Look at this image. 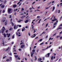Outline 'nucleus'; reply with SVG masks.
<instances>
[{"mask_svg": "<svg viewBox=\"0 0 62 62\" xmlns=\"http://www.w3.org/2000/svg\"><path fill=\"white\" fill-rule=\"evenodd\" d=\"M56 22H55L53 24V25H56V24L57 23H58V21L57 20L56 21Z\"/></svg>", "mask_w": 62, "mask_h": 62, "instance_id": "0eeeda50", "label": "nucleus"}, {"mask_svg": "<svg viewBox=\"0 0 62 62\" xmlns=\"http://www.w3.org/2000/svg\"><path fill=\"white\" fill-rule=\"evenodd\" d=\"M9 18H11V15L9 17Z\"/></svg>", "mask_w": 62, "mask_h": 62, "instance_id": "052dcab7", "label": "nucleus"}, {"mask_svg": "<svg viewBox=\"0 0 62 62\" xmlns=\"http://www.w3.org/2000/svg\"><path fill=\"white\" fill-rule=\"evenodd\" d=\"M32 52H35V49H33L32 51Z\"/></svg>", "mask_w": 62, "mask_h": 62, "instance_id": "aec40b11", "label": "nucleus"}, {"mask_svg": "<svg viewBox=\"0 0 62 62\" xmlns=\"http://www.w3.org/2000/svg\"><path fill=\"white\" fill-rule=\"evenodd\" d=\"M51 6H50L49 7H47V8H46V9H48V8H50V7H51Z\"/></svg>", "mask_w": 62, "mask_h": 62, "instance_id": "c9c22d12", "label": "nucleus"}, {"mask_svg": "<svg viewBox=\"0 0 62 62\" xmlns=\"http://www.w3.org/2000/svg\"><path fill=\"white\" fill-rule=\"evenodd\" d=\"M4 37H5V38H6V34H5V33H4L3 34Z\"/></svg>", "mask_w": 62, "mask_h": 62, "instance_id": "2eb2a0df", "label": "nucleus"}, {"mask_svg": "<svg viewBox=\"0 0 62 62\" xmlns=\"http://www.w3.org/2000/svg\"><path fill=\"white\" fill-rule=\"evenodd\" d=\"M15 56L16 58H17L18 57V55H15Z\"/></svg>", "mask_w": 62, "mask_h": 62, "instance_id": "412c9836", "label": "nucleus"}, {"mask_svg": "<svg viewBox=\"0 0 62 62\" xmlns=\"http://www.w3.org/2000/svg\"><path fill=\"white\" fill-rule=\"evenodd\" d=\"M41 60H42V59H41V58H40V60L39 61H41Z\"/></svg>", "mask_w": 62, "mask_h": 62, "instance_id": "69168bd1", "label": "nucleus"}, {"mask_svg": "<svg viewBox=\"0 0 62 62\" xmlns=\"http://www.w3.org/2000/svg\"><path fill=\"white\" fill-rule=\"evenodd\" d=\"M44 43V42H43L42 43H41V44H40V45H42V44H43Z\"/></svg>", "mask_w": 62, "mask_h": 62, "instance_id": "e433bc0d", "label": "nucleus"}, {"mask_svg": "<svg viewBox=\"0 0 62 62\" xmlns=\"http://www.w3.org/2000/svg\"><path fill=\"white\" fill-rule=\"evenodd\" d=\"M61 59L60 58V59H59V62L61 60Z\"/></svg>", "mask_w": 62, "mask_h": 62, "instance_id": "bf43d9fd", "label": "nucleus"}, {"mask_svg": "<svg viewBox=\"0 0 62 62\" xmlns=\"http://www.w3.org/2000/svg\"><path fill=\"white\" fill-rule=\"evenodd\" d=\"M11 44H14V42H12Z\"/></svg>", "mask_w": 62, "mask_h": 62, "instance_id": "774afa93", "label": "nucleus"}, {"mask_svg": "<svg viewBox=\"0 0 62 62\" xmlns=\"http://www.w3.org/2000/svg\"><path fill=\"white\" fill-rule=\"evenodd\" d=\"M1 8H5V6L4 5H2L1 6Z\"/></svg>", "mask_w": 62, "mask_h": 62, "instance_id": "9b49d317", "label": "nucleus"}, {"mask_svg": "<svg viewBox=\"0 0 62 62\" xmlns=\"http://www.w3.org/2000/svg\"><path fill=\"white\" fill-rule=\"evenodd\" d=\"M24 10V9L23 8H22L21 11H23V10Z\"/></svg>", "mask_w": 62, "mask_h": 62, "instance_id": "cd10ccee", "label": "nucleus"}, {"mask_svg": "<svg viewBox=\"0 0 62 62\" xmlns=\"http://www.w3.org/2000/svg\"><path fill=\"white\" fill-rule=\"evenodd\" d=\"M3 13H5V10H3Z\"/></svg>", "mask_w": 62, "mask_h": 62, "instance_id": "49530a36", "label": "nucleus"}, {"mask_svg": "<svg viewBox=\"0 0 62 62\" xmlns=\"http://www.w3.org/2000/svg\"><path fill=\"white\" fill-rule=\"evenodd\" d=\"M17 7V5H16V4H15L13 6V7L14 8H16Z\"/></svg>", "mask_w": 62, "mask_h": 62, "instance_id": "6e6552de", "label": "nucleus"}, {"mask_svg": "<svg viewBox=\"0 0 62 62\" xmlns=\"http://www.w3.org/2000/svg\"><path fill=\"white\" fill-rule=\"evenodd\" d=\"M12 19H11L10 20V22H12Z\"/></svg>", "mask_w": 62, "mask_h": 62, "instance_id": "de8ad7c7", "label": "nucleus"}, {"mask_svg": "<svg viewBox=\"0 0 62 62\" xmlns=\"http://www.w3.org/2000/svg\"><path fill=\"white\" fill-rule=\"evenodd\" d=\"M7 35L8 36L7 37L8 38H9V37H10V35H11L10 34V33L8 34V33H7Z\"/></svg>", "mask_w": 62, "mask_h": 62, "instance_id": "423d86ee", "label": "nucleus"}, {"mask_svg": "<svg viewBox=\"0 0 62 62\" xmlns=\"http://www.w3.org/2000/svg\"><path fill=\"white\" fill-rule=\"evenodd\" d=\"M36 34H33V36H32H32H31V38H33L35 37L36 36Z\"/></svg>", "mask_w": 62, "mask_h": 62, "instance_id": "9d476101", "label": "nucleus"}, {"mask_svg": "<svg viewBox=\"0 0 62 62\" xmlns=\"http://www.w3.org/2000/svg\"><path fill=\"white\" fill-rule=\"evenodd\" d=\"M26 16H23L22 17H21V19H23L24 17H25Z\"/></svg>", "mask_w": 62, "mask_h": 62, "instance_id": "1a4fd4ad", "label": "nucleus"}, {"mask_svg": "<svg viewBox=\"0 0 62 62\" xmlns=\"http://www.w3.org/2000/svg\"><path fill=\"white\" fill-rule=\"evenodd\" d=\"M23 44V42H22L20 44V45H22V44Z\"/></svg>", "mask_w": 62, "mask_h": 62, "instance_id": "8fccbe9b", "label": "nucleus"}, {"mask_svg": "<svg viewBox=\"0 0 62 62\" xmlns=\"http://www.w3.org/2000/svg\"><path fill=\"white\" fill-rule=\"evenodd\" d=\"M62 28H59L57 29V30H58L59 29H62Z\"/></svg>", "mask_w": 62, "mask_h": 62, "instance_id": "393cba45", "label": "nucleus"}, {"mask_svg": "<svg viewBox=\"0 0 62 62\" xmlns=\"http://www.w3.org/2000/svg\"><path fill=\"white\" fill-rule=\"evenodd\" d=\"M25 45L24 44H23L21 46V48H25Z\"/></svg>", "mask_w": 62, "mask_h": 62, "instance_id": "39448f33", "label": "nucleus"}, {"mask_svg": "<svg viewBox=\"0 0 62 62\" xmlns=\"http://www.w3.org/2000/svg\"><path fill=\"white\" fill-rule=\"evenodd\" d=\"M40 18V16H37V19H39V18Z\"/></svg>", "mask_w": 62, "mask_h": 62, "instance_id": "4c0bfd02", "label": "nucleus"}, {"mask_svg": "<svg viewBox=\"0 0 62 62\" xmlns=\"http://www.w3.org/2000/svg\"><path fill=\"white\" fill-rule=\"evenodd\" d=\"M19 21H23V20H21V19H19Z\"/></svg>", "mask_w": 62, "mask_h": 62, "instance_id": "603ef678", "label": "nucleus"}, {"mask_svg": "<svg viewBox=\"0 0 62 62\" xmlns=\"http://www.w3.org/2000/svg\"><path fill=\"white\" fill-rule=\"evenodd\" d=\"M54 17V15H53V16H52L51 18H52Z\"/></svg>", "mask_w": 62, "mask_h": 62, "instance_id": "338daca9", "label": "nucleus"}, {"mask_svg": "<svg viewBox=\"0 0 62 62\" xmlns=\"http://www.w3.org/2000/svg\"><path fill=\"white\" fill-rule=\"evenodd\" d=\"M12 12V10L11 8H8V13L9 14L11 13Z\"/></svg>", "mask_w": 62, "mask_h": 62, "instance_id": "f257e3e1", "label": "nucleus"}, {"mask_svg": "<svg viewBox=\"0 0 62 62\" xmlns=\"http://www.w3.org/2000/svg\"><path fill=\"white\" fill-rule=\"evenodd\" d=\"M60 37V36H56V38H57V39H58V38H59Z\"/></svg>", "mask_w": 62, "mask_h": 62, "instance_id": "6ab92c4d", "label": "nucleus"}, {"mask_svg": "<svg viewBox=\"0 0 62 62\" xmlns=\"http://www.w3.org/2000/svg\"><path fill=\"white\" fill-rule=\"evenodd\" d=\"M11 23L12 24V26H14V23H13V22H11Z\"/></svg>", "mask_w": 62, "mask_h": 62, "instance_id": "a211bd4d", "label": "nucleus"}, {"mask_svg": "<svg viewBox=\"0 0 62 62\" xmlns=\"http://www.w3.org/2000/svg\"><path fill=\"white\" fill-rule=\"evenodd\" d=\"M62 31L61 32H60V34H62Z\"/></svg>", "mask_w": 62, "mask_h": 62, "instance_id": "13d9d810", "label": "nucleus"}, {"mask_svg": "<svg viewBox=\"0 0 62 62\" xmlns=\"http://www.w3.org/2000/svg\"><path fill=\"white\" fill-rule=\"evenodd\" d=\"M5 21H6V20H2V22H4Z\"/></svg>", "mask_w": 62, "mask_h": 62, "instance_id": "3c124183", "label": "nucleus"}, {"mask_svg": "<svg viewBox=\"0 0 62 62\" xmlns=\"http://www.w3.org/2000/svg\"><path fill=\"white\" fill-rule=\"evenodd\" d=\"M14 28L15 29H16V25H15L14 27Z\"/></svg>", "mask_w": 62, "mask_h": 62, "instance_id": "2f4dec72", "label": "nucleus"}, {"mask_svg": "<svg viewBox=\"0 0 62 62\" xmlns=\"http://www.w3.org/2000/svg\"><path fill=\"white\" fill-rule=\"evenodd\" d=\"M17 26H19V27H22V26L20 25H17Z\"/></svg>", "mask_w": 62, "mask_h": 62, "instance_id": "ddd939ff", "label": "nucleus"}, {"mask_svg": "<svg viewBox=\"0 0 62 62\" xmlns=\"http://www.w3.org/2000/svg\"><path fill=\"white\" fill-rule=\"evenodd\" d=\"M18 50L19 51H21L22 50V49H21L20 48H19V49Z\"/></svg>", "mask_w": 62, "mask_h": 62, "instance_id": "a19ab883", "label": "nucleus"}, {"mask_svg": "<svg viewBox=\"0 0 62 62\" xmlns=\"http://www.w3.org/2000/svg\"><path fill=\"white\" fill-rule=\"evenodd\" d=\"M5 25H7V22H6L5 23Z\"/></svg>", "mask_w": 62, "mask_h": 62, "instance_id": "7c9ffc66", "label": "nucleus"}, {"mask_svg": "<svg viewBox=\"0 0 62 62\" xmlns=\"http://www.w3.org/2000/svg\"><path fill=\"white\" fill-rule=\"evenodd\" d=\"M29 21L28 20H26L25 22V23H27Z\"/></svg>", "mask_w": 62, "mask_h": 62, "instance_id": "4468645a", "label": "nucleus"}, {"mask_svg": "<svg viewBox=\"0 0 62 62\" xmlns=\"http://www.w3.org/2000/svg\"><path fill=\"white\" fill-rule=\"evenodd\" d=\"M8 30H7L6 31V33H8Z\"/></svg>", "mask_w": 62, "mask_h": 62, "instance_id": "a18cd8bd", "label": "nucleus"}, {"mask_svg": "<svg viewBox=\"0 0 62 62\" xmlns=\"http://www.w3.org/2000/svg\"><path fill=\"white\" fill-rule=\"evenodd\" d=\"M53 57H54L53 56H52L51 57V60H53Z\"/></svg>", "mask_w": 62, "mask_h": 62, "instance_id": "4be33fe9", "label": "nucleus"}, {"mask_svg": "<svg viewBox=\"0 0 62 62\" xmlns=\"http://www.w3.org/2000/svg\"><path fill=\"white\" fill-rule=\"evenodd\" d=\"M5 30H6V29H5V28L4 27H2V28L1 29V32L2 33H3L4 32V31H5Z\"/></svg>", "mask_w": 62, "mask_h": 62, "instance_id": "f03ea898", "label": "nucleus"}, {"mask_svg": "<svg viewBox=\"0 0 62 62\" xmlns=\"http://www.w3.org/2000/svg\"><path fill=\"white\" fill-rule=\"evenodd\" d=\"M33 54H31V57H33Z\"/></svg>", "mask_w": 62, "mask_h": 62, "instance_id": "09e8293b", "label": "nucleus"}, {"mask_svg": "<svg viewBox=\"0 0 62 62\" xmlns=\"http://www.w3.org/2000/svg\"><path fill=\"white\" fill-rule=\"evenodd\" d=\"M6 3H7V1L5 0L4 3V4H6Z\"/></svg>", "mask_w": 62, "mask_h": 62, "instance_id": "72a5a7b5", "label": "nucleus"}, {"mask_svg": "<svg viewBox=\"0 0 62 62\" xmlns=\"http://www.w3.org/2000/svg\"><path fill=\"white\" fill-rule=\"evenodd\" d=\"M43 34H45V32L44 31L41 34V35H42Z\"/></svg>", "mask_w": 62, "mask_h": 62, "instance_id": "a878e982", "label": "nucleus"}, {"mask_svg": "<svg viewBox=\"0 0 62 62\" xmlns=\"http://www.w3.org/2000/svg\"><path fill=\"white\" fill-rule=\"evenodd\" d=\"M38 38V37H36L35 38V39H37Z\"/></svg>", "mask_w": 62, "mask_h": 62, "instance_id": "e2e57ef3", "label": "nucleus"}, {"mask_svg": "<svg viewBox=\"0 0 62 62\" xmlns=\"http://www.w3.org/2000/svg\"><path fill=\"white\" fill-rule=\"evenodd\" d=\"M60 39H62V36L60 37Z\"/></svg>", "mask_w": 62, "mask_h": 62, "instance_id": "0e129e2a", "label": "nucleus"}, {"mask_svg": "<svg viewBox=\"0 0 62 62\" xmlns=\"http://www.w3.org/2000/svg\"><path fill=\"white\" fill-rule=\"evenodd\" d=\"M4 43L5 42H3L2 43V44H3V46H5V45L4 44Z\"/></svg>", "mask_w": 62, "mask_h": 62, "instance_id": "c756f323", "label": "nucleus"}, {"mask_svg": "<svg viewBox=\"0 0 62 62\" xmlns=\"http://www.w3.org/2000/svg\"><path fill=\"white\" fill-rule=\"evenodd\" d=\"M52 46L50 45L49 46H47L46 49H43L42 50V51H44V50H46V49H48V48H50Z\"/></svg>", "mask_w": 62, "mask_h": 62, "instance_id": "7ed1b4c3", "label": "nucleus"}, {"mask_svg": "<svg viewBox=\"0 0 62 62\" xmlns=\"http://www.w3.org/2000/svg\"><path fill=\"white\" fill-rule=\"evenodd\" d=\"M9 61V59H8L6 60V61H7V62H8V61Z\"/></svg>", "mask_w": 62, "mask_h": 62, "instance_id": "bb28decb", "label": "nucleus"}, {"mask_svg": "<svg viewBox=\"0 0 62 62\" xmlns=\"http://www.w3.org/2000/svg\"><path fill=\"white\" fill-rule=\"evenodd\" d=\"M42 39H39L40 41H42Z\"/></svg>", "mask_w": 62, "mask_h": 62, "instance_id": "58836bf2", "label": "nucleus"}, {"mask_svg": "<svg viewBox=\"0 0 62 62\" xmlns=\"http://www.w3.org/2000/svg\"><path fill=\"white\" fill-rule=\"evenodd\" d=\"M16 34L17 36H18V33H17V32H16Z\"/></svg>", "mask_w": 62, "mask_h": 62, "instance_id": "680f3d73", "label": "nucleus"}, {"mask_svg": "<svg viewBox=\"0 0 62 62\" xmlns=\"http://www.w3.org/2000/svg\"><path fill=\"white\" fill-rule=\"evenodd\" d=\"M24 29H22V31H24Z\"/></svg>", "mask_w": 62, "mask_h": 62, "instance_id": "473e14b6", "label": "nucleus"}, {"mask_svg": "<svg viewBox=\"0 0 62 62\" xmlns=\"http://www.w3.org/2000/svg\"><path fill=\"white\" fill-rule=\"evenodd\" d=\"M50 53H48L46 55H45L46 57H50Z\"/></svg>", "mask_w": 62, "mask_h": 62, "instance_id": "20e7f679", "label": "nucleus"}, {"mask_svg": "<svg viewBox=\"0 0 62 62\" xmlns=\"http://www.w3.org/2000/svg\"><path fill=\"white\" fill-rule=\"evenodd\" d=\"M48 36L47 35L46 36L45 38L46 39H47L48 38Z\"/></svg>", "mask_w": 62, "mask_h": 62, "instance_id": "ea45409f", "label": "nucleus"}, {"mask_svg": "<svg viewBox=\"0 0 62 62\" xmlns=\"http://www.w3.org/2000/svg\"><path fill=\"white\" fill-rule=\"evenodd\" d=\"M57 20V19H53V20H52V21H56V20Z\"/></svg>", "mask_w": 62, "mask_h": 62, "instance_id": "dca6fc26", "label": "nucleus"}, {"mask_svg": "<svg viewBox=\"0 0 62 62\" xmlns=\"http://www.w3.org/2000/svg\"><path fill=\"white\" fill-rule=\"evenodd\" d=\"M14 38V35H13V36L12 37V39H13Z\"/></svg>", "mask_w": 62, "mask_h": 62, "instance_id": "c85d7f7f", "label": "nucleus"}, {"mask_svg": "<svg viewBox=\"0 0 62 62\" xmlns=\"http://www.w3.org/2000/svg\"><path fill=\"white\" fill-rule=\"evenodd\" d=\"M9 47H8L7 48V49L6 50V51H8V50H9Z\"/></svg>", "mask_w": 62, "mask_h": 62, "instance_id": "f8f14e48", "label": "nucleus"}, {"mask_svg": "<svg viewBox=\"0 0 62 62\" xmlns=\"http://www.w3.org/2000/svg\"><path fill=\"white\" fill-rule=\"evenodd\" d=\"M32 30H33V28H34V26H33V25L32 24Z\"/></svg>", "mask_w": 62, "mask_h": 62, "instance_id": "b1692460", "label": "nucleus"}, {"mask_svg": "<svg viewBox=\"0 0 62 62\" xmlns=\"http://www.w3.org/2000/svg\"><path fill=\"white\" fill-rule=\"evenodd\" d=\"M18 59L19 60H20V57H19L18 58Z\"/></svg>", "mask_w": 62, "mask_h": 62, "instance_id": "6e6d98bb", "label": "nucleus"}, {"mask_svg": "<svg viewBox=\"0 0 62 62\" xmlns=\"http://www.w3.org/2000/svg\"><path fill=\"white\" fill-rule=\"evenodd\" d=\"M58 13H60V10H58Z\"/></svg>", "mask_w": 62, "mask_h": 62, "instance_id": "4d7b16f0", "label": "nucleus"}, {"mask_svg": "<svg viewBox=\"0 0 62 62\" xmlns=\"http://www.w3.org/2000/svg\"><path fill=\"white\" fill-rule=\"evenodd\" d=\"M41 19H40V20H39V23H40V21H41Z\"/></svg>", "mask_w": 62, "mask_h": 62, "instance_id": "864d4df0", "label": "nucleus"}, {"mask_svg": "<svg viewBox=\"0 0 62 62\" xmlns=\"http://www.w3.org/2000/svg\"><path fill=\"white\" fill-rule=\"evenodd\" d=\"M34 33H35V32H36V31L35 30V29H33Z\"/></svg>", "mask_w": 62, "mask_h": 62, "instance_id": "5701e85b", "label": "nucleus"}, {"mask_svg": "<svg viewBox=\"0 0 62 62\" xmlns=\"http://www.w3.org/2000/svg\"><path fill=\"white\" fill-rule=\"evenodd\" d=\"M35 60H37V57H35Z\"/></svg>", "mask_w": 62, "mask_h": 62, "instance_id": "5fc2aeb1", "label": "nucleus"}, {"mask_svg": "<svg viewBox=\"0 0 62 62\" xmlns=\"http://www.w3.org/2000/svg\"><path fill=\"white\" fill-rule=\"evenodd\" d=\"M9 55H12V54H11V53H10L9 54Z\"/></svg>", "mask_w": 62, "mask_h": 62, "instance_id": "79ce46f5", "label": "nucleus"}, {"mask_svg": "<svg viewBox=\"0 0 62 62\" xmlns=\"http://www.w3.org/2000/svg\"><path fill=\"white\" fill-rule=\"evenodd\" d=\"M35 3H36V2H33L32 3V5L34 4H35Z\"/></svg>", "mask_w": 62, "mask_h": 62, "instance_id": "c03bdc74", "label": "nucleus"}, {"mask_svg": "<svg viewBox=\"0 0 62 62\" xmlns=\"http://www.w3.org/2000/svg\"><path fill=\"white\" fill-rule=\"evenodd\" d=\"M54 9H55V7H53V10H52V11H54Z\"/></svg>", "mask_w": 62, "mask_h": 62, "instance_id": "f3484780", "label": "nucleus"}, {"mask_svg": "<svg viewBox=\"0 0 62 62\" xmlns=\"http://www.w3.org/2000/svg\"><path fill=\"white\" fill-rule=\"evenodd\" d=\"M12 30V28H11L9 29V30L10 31V30Z\"/></svg>", "mask_w": 62, "mask_h": 62, "instance_id": "37998d69", "label": "nucleus"}, {"mask_svg": "<svg viewBox=\"0 0 62 62\" xmlns=\"http://www.w3.org/2000/svg\"><path fill=\"white\" fill-rule=\"evenodd\" d=\"M50 17H49L48 18H47V19H45V20H44V21H46V20H47V19H49Z\"/></svg>", "mask_w": 62, "mask_h": 62, "instance_id": "f704fd0d", "label": "nucleus"}]
</instances>
